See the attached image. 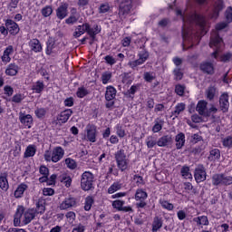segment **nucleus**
Here are the masks:
<instances>
[{
	"mask_svg": "<svg viewBox=\"0 0 232 232\" xmlns=\"http://www.w3.org/2000/svg\"><path fill=\"white\" fill-rule=\"evenodd\" d=\"M177 15H180L182 17V21L184 23L182 27V37L184 41H189L191 39V34H193V31L191 29V26H188V23H196L198 26L201 29V32H205V34L208 32L206 31V18L200 14H192L189 16L188 21H186V17H183L182 11L177 10L176 11Z\"/></svg>",
	"mask_w": 232,
	"mask_h": 232,
	"instance_id": "1",
	"label": "nucleus"
},
{
	"mask_svg": "<svg viewBox=\"0 0 232 232\" xmlns=\"http://www.w3.org/2000/svg\"><path fill=\"white\" fill-rule=\"evenodd\" d=\"M35 218V210L32 208H24L23 206H18L16 212L14 217V227H19L21 222L24 226H28Z\"/></svg>",
	"mask_w": 232,
	"mask_h": 232,
	"instance_id": "2",
	"label": "nucleus"
},
{
	"mask_svg": "<svg viewBox=\"0 0 232 232\" xmlns=\"http://www.w3.org/2000/svg\"><path fill=\"white\" fill-rule=\"evenodd\" d=\"M227 26V23L222 22L216 25V31L212 32L210 37L209 46L210 48H216V51L211 53V57L214 59H218V55L220 54V49L224 46V42L222 38L218 35V30H224Z\"/></svg>",
	"mask_w": 232,
	"mask_h": 232,
	"instance_id": "3",
	"label": "nucleus"
},
{
	"mask_svg": "<svg viewBox=\"0 0 232 232\" xmlns=\"http://www.w3.org/2000/svg\"><path fill=\"white\" fill-rule=\"evenodd\" d=\"M64 157V149L61 146L54 147L52 150H45L44 159L45 162L57 163L59 160H63Z\"/></svg>",
	"mask_w": 232,
	"mask_h": 232,
	"instance_id": "4",
	"label": "nucleus"
},
{
	"mask_svg": "<svg viewBox=\"0 0 232 232\" xmlns=\"http://www.w3.org/2000/svg\"><path fill=\"white\" fill-rule=\"evenodd\" d=\"M212 186L220 188L232 185V176L227 173H216L211 178Z\"/></svg>",
	"mask_w": 232,
	"mask_h": 232,
	"instance_id": "5",
	"label": "nucleus"
},
{
	"mask_svg": "<svg viewBox=\"0 0 232 232\" xmlns=\"http://www.w3.org/2000/svg\"><path fill=\"white\" fill-rule=\"evenodd\" d=\"M114 159L116 160L117 168L121 171H126L130 168V158L126 155V150L121 149L117 150L114 154Z\"/></svg>",
	"mask_w": 232,
	"mask_h": 232,
	"instance_id": "6",
	"label": "nucleus"
},
{
	"mask_svg": "<svg viewBox=\"0 0 232 232\" xmlns=\"http://www.w3.org/2000/svg\"><path fill=\"white\" fill-rule=\"evenodd\" d=\"M95 177L93 173L90 171H85L82 174L81 178V188L83 191H90L93 188V180Z\"/></svg>",
	"mask_w": 232,
	"mask_h": 232,
	"instance_id": "7",
	"label": "nucleus"
},
{
	"mask_svg": "<svg viewBox=\"0 0 232 232\" xmlns=\"http://www.w3.org/2000/svg\"><path fill=\"white\" fill-rule=\"evenodd\" d=\"M134 198L136 200V208H146V198H148V192L142 188H138L136 190Z\"/></svg>",
	"mask_w": 232,
	"mask_h": 232,
	"instance_id": "8",
	"label": "nucleus"
},
{
	"mask_svg": "<svg viewBox=\"0 0 232 232\" xmlns=\"http://www.w3.org/2000/svg\"><path fill=\"white\" fill-rule=\"evenodd\" d=\"M60 209L66 210L77 208V198L72 196H67L60 204Z\"/></svg>",
	"mask_w": 232,
	"mask_h": 232,
	"instance_id": "9",
	"label": "nucleus"
},
{
	"mask_svg": "<svg viewBox=\"0 0 232 232\" xmlns=\"http://www.w3.org/2000/svg\"><path fill=\"white\" fill-rule=\"evenodd\" d=\"M208 177V173L206 172V168H204V165H198L195 169L194 172V179L198 184H200V182H204Z\"/></svg>",
	"mask_w": 232,
	"mask_h": 232,
	"instance_id": "10",
	"label": "nucleus"
},
{
	"mask_svg": "<svg viewBox=\"0 0 232 232\" xmlns=\"http://www.w3.org/2000/svg\"><path fill=\"white\" fill-rule=\"evenodd\" d=\"M130 12H131V0H125L120 5L119 17H121V19H124Z\"/></svg>",
	"mask_w": 232,
	"mask_h": 232,
	"instance_id": "11",
	"label": "nucleus"
},
{
	"mask_svg": "<svg viewBox=\"0 0 232 232\" xmlns=\"http://www.w3.org/2000/svg\"><path fill=\"white\" fill-rule=\"evenodd\" d=\"M59 52V47L55 44L53 38H49L46 43V55H56Z\"/></svg>",
	"mask_w": 232,
	"mask_h": 232,
	"instance_id": "12",
	"label": "nucleus"
},
{
	"mask_svg": "<svg viewBox=\"0 0 232 232\" xmlns=\"http://www.w3.org/2000/svg\"><path fill=\"white\" fill-rule=\"evenodd\" d=\"M196 111L203 117H209V109L206 101H199L197 104Z\"/></svg>",
	"mask_w": 232,
	"mask_h": 232,
	"instance_id": "13",
	"label": "nucleus"
},
{
	"mask_svg": "<svg viewBox=\"0 0 232 232\" xmlns=\"http://www.w3.org/2000/svg\"><path fill=\"white\" fill-rule=\"evenodd\" d=\"M124 200L117 199L112 202V208L118 209V211H124L125 213H133V208L131 207H124Z\"/></svg>",
	"mask_w": 232,
	"mask_h": 232,
	"instance_id": "14",
	"label": "nucleus"
},
{
	"mask_svg": "<svg viewBox=\"0 0 232 232\" xmlns=\"http://www.w3.org/2000/svg\"><path fill=\"white\" fill-rule=\"evenodd\" d=\"M56 17L63 21L65 17H68V4L63 3L57 9H56Z\"/></svg>",
	"mask_w": 232,
	"mask_h": 232,
	"instance_id": "15",
	"label": "nucleus"
},
{
	"mask_svg": "<svg viewBox=\"0 0 232 232\" xmlns=\"http://www.w3.org/2000/svg\"><path fill=\"white\" fill-rule=\"evenodd\" d=\"M5 27L11 35H17V34H19V24L14 22V20L7 19L5 21Z\"/></svg>",
	"mask_w": 232,
	"mask_h": 232,
	"instance_id": "16",
	"label": "nucleus"
},
{
	"mask_svg": "<svg viewBox=\"0 0 232 232\" xmlns=\"http://www.w3.org/2000/svg\"><path fill=\"white\" fill-rule=\"evenodd\" d=\"M224 10V2L222 0H218L214 4L213 12L211 14L212 19H217L220 12Z\"/></svg>",
	"mask_w": 232,
	"mask_h": 232,
	"instance_id": "17",
	"label": "nucleus"
},
{
	"mask_svg": "<svg viewBox=\"0 0 232 232\" xmlns=\"http://www.w3.org/2000/svg\"><path fill=\"white\" fill-rule=\"evenodd\" d=\"M219 106L224 113L229 110V95L223 93L219 98Z\"/></svg>",
	"mask_w": 232,
	"mask_h": 232,
	"instance_id": "18",
	"label": "nucleus"
},
{
	"mask_svg": "<svg viewBox=\"0 0 232 232\" xmlns=\"http://www.w3.org/2000/svg\"><path fill=\"white\" fill-rule=\"evenodd\" d=\"M19 120L20 122L27 128H32V124H34V118H32V115L30 114H24L23 112H20Z\"/></svg>",
	"mask_w": 232,
	"mask_h": 232,
	"instance_id": "19",
	"label": "nucleus"
},
{
	"mask_svg": "<svg viewBox=\"0 0 232 232\" xmlns=\"http://www.w3.org/2000/svg\"><path fill=\"white\" fill-rule=\"evenodd\" d=\"M172 142L173 138L171 137V135H164L157 140V146H159L160 148H166V146H169V144H171Z\"/></svg>",
	"mask_w": 232,
	"mask_h": 232,
	"instance_id": "20",
	"label": "nucleus"
},
{
	"mask_svg": "<svg viewBox=\"0 0 232 232\" xmlns=\"http://www.w3.org/2000/svg\"><path fill=\"white\" fill-rule=\"evenodd\" d=\"M12 53H14V46L9 45L5 48V50L4 51V53L1 57L2 63H4V64H8V63H10V61H12V58L10 57V55H12Z\"/></svg>",
	"mask_w": 232,
	"mask_h": 232,
	"instance_id": "21",
	"label": "nucleus"
},
{
	"mask_svg": "<svg viewBox=\"0 0 232 232\" xmlns=\"http://www.w3.org/2000/svg\"><path fill=\"white\" fill-rule=\"evenodd\" d=\"M9 188L8 172L0 173V188H2L3 191H8Z\"/></svg>",
	"mask_w": 232,
	"mask_h": 232,
	"instance_id": "22",
	"label": "nucleus"
},
{
	"mask_svg": "<svg viewBox=\"0 0 232 232\" xmlns=\"http://www.w3.org/2000/svg\"><path fill=\"white\" fill-rule=\"evenodd\" d=\"M17 73H19V65L18 64L10 63L5 68V75H8L9 77H14V75H16Z\"/></svg>",
	"mask_w": 232,
	"mask_h": 232,
	"instance_id": "23",
	"label": "nucleus"
},
{
	"mask_svg": "<svg viewBox=\"0 0 232 232\" xmlns=\"http://www.w3.org/2000/svg\"><path fill=\"white\" fill-rule=\"evenodd\" d=\"M87 139L90 142H96L97 140V129L95 126L87 127Z\"/></svg>",
	"mask_w": 232,
	"mask_h": 232,
	"instance_id": "24",
	"label": "nucleus"
},
{
	"mask_svg": "<svg viewBox=\"0 0 232 232\" xmlns=\"http://www.w3.org/2000/svg\"><path fill=\"white\" fill-rule=\"evenodd\" d=\"M26 189H28V185L25 183L18 185L14 193V198H23V195H24V191H26Z\"/></svg>",
	"mask_w": 232,
	"mask_h": 232,
	"instance_id": "25",
	"label": "nucleus"
},
{
	"mask_svg": "<svg viewBox=\"0 0 232 232\" xmlns=\"http://www.w3.org/2000/svg\"><path fill=\"white\" fill-rule=\"evenodd\" d=\"M87 28H90V24L88 23H85L82 25H78L75 28V31L73 32V37H75V39L81 37V35H83V34L86 32Z\"/></svg>",
	"mask_w": 232,
	"mask_h": 232,
	"instance_id": "26",
	"label": "nucleus"
},
{
	"mask_svg": "<svg viewBox=\"0 0 232 232\" xmlns=\"http://www.w3.org/2000/svg\"><path fill=\"white\" fill-rule=\"evenodd\" d=\"M177 150H182L184 144H186V135L182 132L179 133L175 137Z\"/></svg>",
	"mask_w": 232,
	"mask_h": 232,
	"instance_id": "27",
	"label": "nucleus"
},
{
	"mask_svg": "<svg viewBox=\"0 0 232 232\" xmlns=\"http://www.w3.org/2000/svg\"><path fill=\"white\" fill-rule=\"evenodd\" d=\"M200 70L208 75H213L215 73V67L211 63H203L200 64Z\"/></svg>",
	"mask_w": 232,
	"mask_h": 232,
	"instance_id": "28",
	"label": "nucleus"
},
{
	"mask_svg": "<svg viewBox=\"0 0 232 232\" xmlns=\"http://www.w3.org/2000/svg\"><path fill=\"white\" fill-rule=\"evenodd\" d=\"M29 46L33 52H35L36 53L38 52H43V45H41V42H39L38 39H32L29 42Z\"/></svg>",
	"mask_w": 232,
	"mask_h": 232,
	"instance_id": "29",
	"label": "nucleus"
},
{
	"mask_svg": "<svg viewBox=\"0 0 232 232\" xmlns=\"http://www.w3.org/2000/svg\"><path fill=\"white\" fill-rule=\"evenodd\" d=\"M115 97H117V90L115 89V87H112V86L107 87L106 92H105L106 101H113Z\"/></svg>",
	"mask_w": 232,
	"mask_h": 232,
	"instance_id": "30",
	"label": "nucleus"
},
{
	"mask_svg": "<svg viewBox=\"0 0 232 232\" xmlns=\"http://www.w3.org/2000/svg\"><path fill=\"white\" fill-rule=\"evenodd\" d=\"M184 110H186V103L184 102L178 103L175 106L174 111L171 112V115L177 118L182 113V111H184Z\"/></svg>",
	"mask_w": 232,
	"mask_h": 232,
	"instance_id": "31",
	"label": "nucleus"
},
{
	"mask_svg": "<svg viewBox=\"0 0 232 232\" xmlns=\"http://www.w3.org/2000/svg\"><path fill=\"white\" fill-rule=\"evenodd\" d=\"M35 153H37V149L35 148V145H29L25 149L24 157V159H30V157H34Z\"/></svg>",
	"mask_w": 232,
	"mask_h": 232,
	"instance_id": "32",
	"label": "nucleus"
},
{
	"mask_svg": "<svg viewBox=\"0 0 232 232\" xmlns=\"http://www.w3.org/2000/svg\"><path fill=\"white\" fill-rule=\"evenodd\" d=\"M72 113L73 111H72L71 109L62 111L59 117V121H62L63 123L68 122V120L70 119V117H72Z\"/></svg>",
	"mask_w": 232,
	"mask_h": 232,
	"instance_id": "33",
	"label": "nucleus"
},
{
	"mask_svg": "<svg viewBox=\"0 0 232 232\" xmlns=\"http://www.w3.org/2000/svg\"><path fill=\"white\" fill-rule=\"evenodd\" d=\"M162 218L159 217H155L152 221V232H157L159 229L162 227Z\"/></svg>",
	"mask_w": 232,
	"mask_h": 232,
	"instance_id": "34",
	"label": "nucleus"
},
{
	"mask_svg": "<svg viewBox=\"0 0 232 232\" xmlns=\"http://www.w3.org/2000/svg\"><path fill=\"white\" fill-rule=\"evenodd\" d=\"M86 33L88 34V35H90V37H92V39H95V35H97L98 34H101V29L99 25H95L94 27H92L89 24V28L86 29Z\"/></svg>",
	"mask_w": 232,
	"mask_h": 232,
	"instance_id": "35",
	"label": "nucleus"
},
{
	"mask_svg": "<svg viewBox=\"0 0 232 232\" xmlns=\"http://www.w3.org/2000/svg\"><path fill=\"white\" fill-rule=\"evenodd\" d=\"M193 221L197 223L198 226H209V220L206 216H199L194 218Z\"/></svg>",
	"mask_w": 232,
	"mask_h": 232,
	"instance_id": "36",
	"label": "nucleus"
},
{
	"mask_svg": "<svg viewBox=\"0 0 232 232\" xmlns=\"http://www.w3.org/2000/svg\"><path fill=\"white\" fill-rule=\"evenodd\" d=\"M32 90L34 92V93H41L44 90V82L42 81H37L35 83H34Z\"/></svg>",
	"mask_w": 232,
	"mask_h": 232,
	"instance_id": "37",
	"label": "nucleus"
},
{
	"mask_svg": "<svg viewBox=\"0 0 232 232\" xmlns=\"http://www.w3.org/2000/svg\"><path fill=\"white\" fill-rule=\"evenodd\" d=\"M122 188V183L121 182H114L109 188H108V193L110 195H113L115 191H119V189Z\"/></svg>",
	"mask_w": 232,
	"mask_h": 232,
	"instance_id": "38",
	"label": "nucleus"
},
{
	"mask_svg": "<svg viewBox=\"0 0 232 232\" xmlns=\"http://www.w3.org/2000/svg\"><path fill=\"white\" fill-rule=\"evenodd\" d=\"M157 138L154 136H148L146 139V145L147 148L151 149V148H155V146H157Z\"/></svg>",
	"mask_w": 232,
	"mask_h": 232,
	"instance_id": "39",
	"label": "nucleus"
},
{
	"mask_svg": "<svg viewBox=\"0 0 232 232\" xmlns=\"http://www.w3.org/2000/svg\"><path fill=\"white\" fill-rule=\"evenodd\" d=\"M41 14L44 17H50V15L53 14V9L52 8V5H46L42 8Z\"/></svg>",
	"mask_w": 232,
	"mask_h": 232,
	"instance_id": "40",
	"label": "nucleus"
},
{
	"mask_svg": "<svg viewBox=\"0 0 232 232\" xmlns=\"http://www.w3.org/2000/svg\"><path fill=\"white\" fill-rule=\"evenodd\" d=\"M162 126H164V121H155L154 126L152 127L153 133H159L162 130Z\"/></svg>",
	"mask_w": 232,
	"mask_h": 232,
	"instance_id": "41",
	"label": "nucleus"
},
{
	"mask_svg": "<svg viewBox=\"0 0 232 232\" xmlns=\"http://www.w3.org/2000/svg\"><path fill=\"white\" fill-rule=\"evenodd\" d=\"M208 159L209 160H218L220 159V150L218 149L210 150Z\"/></svg>",
	"mask_w": 232,
	"mask_h": 232,
	"instance_id": "42",
	"label": "nucleus"
},
{
	"mask_svg": "<svg viewBox=\"0 0 232 232\" xmlns=\"http://www.w3.org/2000/svg\"><path fill=\"white\" fill-rule=\"evenodd\" d=\"M79 19H81V15L70 14V16L65 19V23L66 24H75Z\"/></svg>",
	"mask_w": 232,
	"mask_h": 232,
	"instance_id": "43",
	"label": "nucleus"
},
{
	"mask_svg": "<svg viewBox=\"0 0 232 232\" xmlns=\"http://www.w3.org/2000/svg\"><path fill=\"white\" fill-rule=\"evenodd\" d=\"M215 95H217V88L210 86L207 90V97L209 101H213L215 99Z\"/></svg>",
	"mask_w": 232,
	"mask_h": 232,
	"instance_id": "44",
	"label": "nucleus"
},
{
	"mask_svg": "<svg viewBox=\"0 0 232 232\" xmlns=\"http://www.w3.org/2000/svg\"><path fill=\"white\" fill-rule=\"evenodd\" d=\"M65 164L69 169H75L77 168V162L72 158H66Z\"/></svg>",
	"mask_w": 232,
	"mask_h": 232,
	"instance_id": "45",
	"label": "nucleus"
},
{
	"mask_svg": "<svg viewBox=\"0 0 232 232\" xmlns=\"http://www.w3.org/2000/svg\"><path fill=\"white\" fill-rule=\"evenodd\" d=\"M139 59L143 63L147 62L150 57V53L146 49L141 48V51L139 53Z\"/></svg>",
	"mask_w": 232,
	"mask_h": 232,
	"instance_id": "46",
	"label": "nucleus"
},
{
	"mask_svg": "<svg viewBox=\"0 0 232 232\" xmlns=\"http://www.w3.org/2000/svg\"><path fill=\"white\" fill-rule=\"evenodd\" d=\"M23 101H24V94L21 93L14 94L11 99V102H14L15 104H20V102H23Z\"/></svg>",
	"mask_w": 232,
	"mask_h": 232,
	"instance_id": "47",
	"label": "nucleus"
},
{
	"mask_svg": "<svg viewBox=\"0 0 232 232\" xmlns=\"http://www.w3.org/2000/svg\"><path fill=\"white\" fill-rule=\"evenodd\" d=\"M160 204L161 207H163L164 209H168V211H173V208H175L173 204L164 199H160Z\"/></svg>",
	"mask_w": 232,
	"mask_h": 232,
	"instance_id": "48",
	"label": "nucleus"
},
{
	"mask_svg": "<svg viewBox=\"0 0 232 232\" xmlns=\"http://www.w3.org/2000/svg\"><path fill=\"white\" fill-rule=\"evenodd\" d=\"M92 206H93V198L88 196L85 198V204H84V209L85 211H90V209H92Z\"/></svg>",
	"mask_w": 232,
	"mask_h": 232,
	"instance_id": "49",
	"label": "nucleus"
},
{
	"mask_svg": "<svg viewBox=\"0 0 232 232\" xmlns=\"http://www.w3.org/2000/svg\"><path fill=\"white\" fill-rule=\"evenodd\" d=\"M88 93H90V92H88V90L86 88L80 87V88H78L76 95H77V97H79V99H82V98L86 97V95H88Z\"/></svg>",
	"mask_w": 232,
	"mask_h": 232,
	"instance_id": "50",
	"label": "nucleus"
},
{
	"mask_svg": "<svg viewBox=\"0 0 232 232\" xmlns=\"http://www.w3.org/2000/svg\"><path fill=\"white\" fill-rule=\"evenodd\" d=\"M116 134L118 137H120V139H124V137H126V130L122 129V125H116Z\"/></svg>",
	"mask_w": 232,
	"mask_h": 232,
	"instance_id": "51",
	"label": "nucleus"
},
{
	"mask_svg": "<svg viewBox=\"0 0 232 232\" xmlns=\"http://www.w3.org/2000/svg\"><path fill=\"white\" fill-rule=\"evenodd\" d=\"M111 79V72H105L102 74V84H108Z\"/></svg>",
	"mask_w": 232,
	"mask_h": 232,
	"instance_id": "52",
	"label": "nucleus"
},
{
	"mask_svg": "<svg viewBox=\"0 0 232 232\" xmlns=\"http://www.w3.org/2000/svg\"><path fill=\"white\" fill-rule=\"evenodd\" d=\"M62 182H63L65 188H70L72 186V177L64 174L62 176Z\"/></svg>",
	"mask_w": 232,
	"mask_h": 232,
	"instance_id": "53",
	"label": "nucleus"
},
{
	"mask_svg": "<svg viewBox=\"0 0 232 232\" xmlns=\"http://www.w3.org/2000/svg\"><path fill=\"white\" fill-rule=\"evenodd\" d=\"M143 79L144 81H146V82H152L153 81H155V75L153 74V72H146L143 74Z\"/></svg>",
	"mask_w": 232,
	"mask_h": 232,
	"instance_id": "54",
	"label": "nucleus"
},
{
	"mask_svg": "<svg viewBox=\"0 0 232 232\" xmlns=\"http://www.w3.org/2000/svg\"><path fill=\"white\" fill-rule=\"evenodd\" d=\"M181 175L184 179H193V176L189 172V167H183L181 169Z\"/></svg>",
	"mask_w": 232,
	"mask_h": 232,
	"instance_id": "55",
	"label": "nucleus"
},
{
	"mask_svg": "<svg viewBox=\"0 0 232 232\" xmlns=\"http://www.w3.org/2000/svg\"><path fill=\"white\" fill-rule=\"evenodd\" d=\"M140 64H144V63L140 61V58L138 60L130 61L128 63V66H130V68L132 70H135V68H137V66H140Z\"/></svg>",
	"mask_w": 232,
	"mask_h": 232,
	"instance_id": "56",
	"label": "nucleus"
},
{
	"mask_svg": "<svg viewBox=\"0 0 232 232\" xmlns=\"http://www.w3.org/2000/svg\"><path fill=\"white\" fill-rule=\"evenodd\" d=\"M133 180L138 187L144 186V184H145L144 179L140 175H134Z\"/></svg>",
	"mask_w": 232,
	"mask_h": 232,
	"instance_id": "57",
	"label": "nucleus"
},
{
	"mask_svg": "<svg viewBox=\"0 0 232 232\" xmlns=\"http://www.w3.org/2000/svg\"><path fill=\"white\" fill-rule=\"evenodd\" d=\"M173 73L176 81H181V79L184 77V73H182L180 68L174 69Z\"/></svg>",
	"mask_w": 232,
	"mask_h": 232,
	"instance_id": "58",
	"label": "nucleus"
},
{
	"mask_svg": "<svg viewBox=\"0 0 232 232\" xmlns=\"http://www.w3.org/2000/svg\"><path fill=\"white\" fill-rule=\"evenodd\" d=\"M185 90H186V87L184 85L178 84L175 87V92L177 95H179V97H182V95H184Z\"/></svg>",
	"mask_w": 232,
	"mask_h": 232,
	"instance_id": "59",
	"label": "nucleus"
},
{
	"mask_svg": "<svg viewBox=\"0 0 232 232\" xmlns=\"http://www.w3.org/2000/svg\"><path fill=\"white\" fill-rule=\"evenodd\" d=\"M4 93L7 95V97H12V95H14V88L10 85H5L4 87Z\"/></svg>",
	"mask_w": 232,
	"mask_h": 232,
	"instance_id": "60",
	"label": "nucleus"
},
{
	"mask_svg": "<svg viewBox=\"0 0 232 232\" xmlns=\"http://www.w3.org/2000/svg\"><path fill=\"white\" fill-rule=\"evenodd\" d=\"M43 194L44 195V197H52L55 195V190H53V188H44L43 189Z\"/></svg>",
	"mask_w": 232,
	"mask_h": 232,
	"instance_id": "61",
	"label": "nucleus"
},
{
	"mask_svg": "<svg viewBox=\"0 0 232 232\" xmlns=\"http://www.w3.org/2000/svg\"><path fill=\"white\" fill-rule=\"evenodd\" d=\"M34 113L38 119H43V117H44V115H46V110H44L43 108L36 109Z\"/></svg>",
	"mask_w": 232,
	"mask_h": 232,
	"instance_id": "62",
	"label": "nucleus"
},
{
	"mask_svg": "<svg viewBox=\"0 0 232 232\" xmlns=\"http://www.w3.org/2000/svg\"><path fill=\"white\" fill-rule=\"evenodd\" d=\"M223 146L225 148H232V137L231 136H227V138H225L223 140Z\"/></svg>",
	"mask_w": 232,
	"mask_h": 232,
	"instance_id": "63",
	"label": "nucleus"
},
{
	"mask_svg": "<svg viewBox=\"0 0 232 232\" xmlns=\"http://www.w3.org/2000/svg\"><path fill=\"white\" fill-rule=\"evenodd\" d=\"M225 15H226V19H227V23H231V21H232V7L231 6L227 8Z\"/></svg>",
	"mask_w": 232,
	"mask_h": 232,
	"instance_id": "64",
	"label": "nucleus"
}]
</instances>
